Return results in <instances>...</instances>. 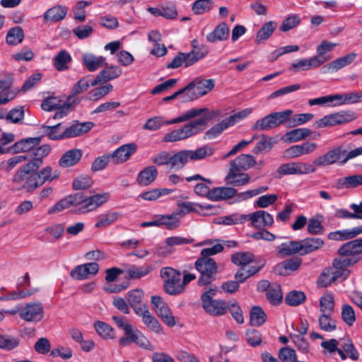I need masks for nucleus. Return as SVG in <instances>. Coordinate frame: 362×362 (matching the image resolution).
<instances>
[{
	"instance_id": "nucleus-43",
	"label": "nucleus",
	"mask_w": 362,
	"mask_h": 362,
	"mask_svg": "<svg viewBox=\"0 0 362 362\" xmlns=\"http://www.w3.org/2000/svg\"><path fill=\"white\" fill-rule=\"evenodd\" d=\"M71 206L75 208V210L76 209V199L75 194L69 195L59 201L53 206L49 209L48 214H51L58 213L69 208Z\"/></svg>"
},
{
	"instance_id": "nucleus-37",
	"label": "nucleus",
	"mask_w": 362,
	"mask_h": 362,
	"mask_svg": "<svg viewBox=\"0 0 362 362\" xmlns=\"http://www.w3.org/2000/svg\"><path fill=\"white\" fill-rule=\"evenodd\" d=\"M152 270V266L148 264H143L141 266L132 265L125 270V272L129 279H139L147 276Z\"/></svg>"
},
{
	"instance_id": "nucleus-16",
	"label": "nucleus",
	"mask_w": 362,
	"mask_h": 362,
	"mask_svg": "<svg viewBox=\"0 0 362 362\" xmlns=\"http://www.w3.org/2000/svg\"><path fill=\"white\" fill-rule=\"evenodd\" d=\"M98 270L99 266L96 262L86 263L76 267L71 270L70 275L75 279L83 280L95 275Z\"/></svg>"
},
{
	"instance_id": "nucleus-26",
	"label": "nucleus",
	"mask_w": 362,
	"mask_h": 362,
	"mask_svg": "<svg viewBox=\"0 0 362 362\" xmlns=\"http://www.w3.org/2000/svg\"><path fill=\"white\" fill-rule=\"evenodd\" d=\"M362 185V173L338 178L334 185L337 189H353Z\"/></svg>"
},
{
	"instance_id": "nucleus-14",
	"label": "nucleus",
	"mask_w": 362,
	"mask_h": 362,
	"mask_svg": "<svg viewBox=\"0 0 362 362\" xmlns=\"http://www.w3.org/2000/svg\"><path fill=\"white\" fill-rule=\"evenodd\" d=\"M104 65H105V68L99 72L91 82L90 86H95L98 84L105 83L119 77L122 73V70L119 66H108L106 62H105Z\"/></svg>"
},
{
	"instance_id": "nucleus-41",
	"label": "nucleus",
	"mask_w": 362,
	"mask_h": 362,
	"mask_svg": "<svg viewBox=\"0 0 362 362\" xmlns=\"http://www.w3.org/2000/svg\"><path fill=\"white\" fill-rule=\"evenodd\" d=\"M278 253L283 257L291 256L296 254L301 255L300 241L291 240L281 243L279 247Z\"/></svg>"
},
{
	"instance_id": "nucleus-18",
	"label": "nucleus",
	"mask_w": 362,
	"mask_h": 362,
	"mask_svg": "<svg viewBox=\"0 0 362 362\" xmlns=\"http://www.w3.org/2000/svg\"><path fill=\"white\" fill-rule=\"evenodd\" d=\"M44 316L43 306L40 302L27 303L24 306V321L38 322Z\"/></svg>"
},
{
	"instance_id": "nucleus-61",
	"label": "nucleus",
	"mask_w": 362,
	"mask_h": 362,
	"mask_svg": "<svg viewBox=\"0 0 362 362\" xmlns=\"http://www.w3.org/2000/svg\"><path fill=\"white\" fill-rule=\"evenodd\" d=\"M179 209L175 211L180 218L185 216L186 214L198 211V209L202 208L199 204L191 202H183L177 204Z\"/></svg>"
},
{
	"instance_id": "nucleus-1",
	"label": "nucleus",
	"mask_w": 362,
	"mask_h": 362,
	"mask_svg": "<svg viewBox=\"0 0 362 362\" xmlns=\"http://www.w3.org/2000/svg\"><path fill=\"white\" fill-rule=\"evenodd\" d=\"M203 108L206 109L207 111L199 115V117H201L200 118L185 124L181 128L174 129L166 134L163 141L164 142H175L195 136L206 128L209 121L221 115V110H209L207 107Z\"/></svg>"
},
{
	"instance_id": "nucleus-19",
	"label": "nucleus",
	"mask_w": 362,
	"mask_h": 362,
	"mask_svg": "<svg viewBox=\"0 0 362 362\" xmlns=\"http://www.w3.org/2000/svg\"><path fill=\"white\" fill-rule=\"evenodd\" d=\"M362 234V226H356L351 228L337 230L327 234V238L334 241H345L352 240Z\"/></svg>"
},
{
	"instance_id": "nucleus-56",
	"label": "nucleus",
	"mask_w": 362,
	"mask_h": 362,
	"mask_svg": "<svg viewBox=\"0 0 362 362\" xmlns=\"http://www.w3.org/2000/svg\"><path fill=\"white\" fill-rule=\"evenodd\" d=\"M214 6L212 0H196L192 5V11L197 15L203 14L211 11Z\"/></svg>"
},
{
	"instance_id": "nucleus-21",
	"label": "nucleus",
	"mask_w": 362,
	"mask_h": 362,
	"mask_svg": "<svg viewBox=\"0 0 362 362\" xmlns=\"http://www.w3.org/2000/svg\"><path fill=\"white\" fill-rule=\"evenodd\" d=\"M255 164L256 160L253 156L243 153L230 162V168L238 171H245L254 167Z\"/></svg>"
},
{
	"instance_id": "nucleus-30",
	"label": "nucleus",
	"mask_w": 362,
	"mask_h": 362,
	"mask_svg": "<svg viewBox=\"0 0 362 362\" xmlns=\"http://www.w3.org/2000/svg\"><path fill=\"white\" fill-rule=\"evenodd\" d=\"M301 255H305L320 250L325 244L322 239L319 238H308L300 240Z\"/></svg>"
},
{
	"instance_id": "nucleus-32",
	"label": "nucleus",
	"mask_w": 362,
	"mask_h": 362,
	"mask_svg": "<svg viewBox=\"0 0 362 362\" xmlns=\"http://www.w3.org/2000/svg\"><path fill=\"white\" fill-rule=\"evenodd\" d=\"M82 62L83 66L89 71H95L99 67L104 65L105 59L102 56H95L91 53H85L82 56Z\"/></svg>"
},
{
	"instance_id": "nucleus-46",
	"label": "nucleus",
	"mask_w": 362,
	"mask_h": 362,
	"mask_svg": "<svg viewBox=\"0 0 362 362\" xmlns=\"http://www.w3.org/2000/svg\"><path fill=\"white\" fill-rule=\"evenodd\" d=\"M337 44L324 40L321 42V44L317 47V56H313V57H317L320 62H322V64L331 59L330 55H327V53L331 52L335 47Z\"/></svg>"
},
{
	"instance_id": "nucleus-34",
	"label": "nucleus",
	"mask_w": 362,
	"mask_h": 362,
	"mask_svg": "<svg viewBox=\"0 0 362 362\" xmlns=\"http://www.w3.org/2000/svg\"><path fill=\"white\" fill-rule=\"evenodd\" d=\"M82 152L79 149H71L63 154L59 160V165L63 168H68L76 165L81 158Z\"/></svg>"
},
{
	"instance_id": "nucleus-27",
	"label": "nucleus",
	"mask_w": 362,
	"mask_h": 362,
	"mask_svg": "<svg viewBox=\"0 0 362 362\" xmlns=\"http://www.w3.org/2000/svg\"><path fill=\"white\" fill-rule=\"evenodd\" d=\"M186 180L187 182L197 181V180H203L206 183H198L194 187V192L202 197H206L209 199L211 200V189H209V185H211V181L209 179H205L202 177L200 175L197 174L192 176H189L186 177Z\"/></svg>"
},
{
	"instance_id": "nucleus-40",
	"label": "nucleus",
	"mask_w": 362,
	"mask_h": 362,
	"mask_svg": "<svg viewBox=\"0 0 362 362\" xmlns=\"http://www.w3.org/2000/svg\"><path fill=\"white\" fill-rule=\"evenodd\" d=\"M71 60V56L67 51L61 50L54 56L53 64L57 70L63 71L69 69Z\"/></svg>"
},
{
	"instance_id": "nucleus-5",
	"label": "nucleus",
	"mask_w": 362,
	"mask_h": 362,
	"mask_svg": "<svg viewBox=\"0 0 362 362\" xmlns=\"http://www.w3.org/2000/svg\"><path fill=\"white\" fill-rule=\"evenodd\" d=\"M351 151L347 152L341 146H334L313 160L314 165L317 168H322L338 163L339 165H344L349 160L355 157H351Z\"/></svg>"
},
{
	"instance_id": "nucleus-48",
	"label": "nucleus",
	"mask_w": 362,
	"mask_h": 362,
	"mask_svg": "<svg viewBox=\"0 0 362 362\" xmlns=\"http://www.w3.org/2000/svg\"><path fill=\"white\" fill-rule=\"evenodd\" d=\"M254 255L250 252H238L231 256L232 262L244 268L254 261Z\"/></svg>"
},
{
	"instance_id": "nucleus-59",
	"label": "nucleus",
	"mask_w": 362,
	"mask_h": 362,
	"mask_svg": "<svg viewBox=\"0 0 362 362\" xmlns=\"http://www.w3.org/2000/svg\"><path fill=\"white\" fill-rule=\"evenodd\" d=\"M87 78L83 77L81 78L73 87L71 90V95H70L67 101L69 103H75L74 97L80 93H82L88 90L90 86Z\"/></svg>"
},
{
	"instance_id": "nucleus-44",
	"label": "nucleus",
	"mask_w": 362,
	"mask_h": 362,
	"mask_svg": "<svg viewBox=\"0 0 362 362\" xmlns=\"http://www.w3.org/2000/svg\"><path fill=\"white\" fill-rule=\"evenodd\" d=\"M94 329L97 334L105 339H112L116 337L115 329L106 322L95 321L93 324Z\"/></svg>"
},
{
	"instance_id": "nucleus-42",
	"label": "nucleus",
	"mask_w": 362,
	"mask_h": 362,
	"mask_svg": "<svg viewBox=\"0 0 362 362\" xmlns=\"http://www.w3.org/2000/svg\"><path fill=\"white\" fill-rule=\"evenodd\" d=\"M187 150L180 151L173 155L170 154L169 168L172 170H181L188 162Z\"/></svg>"
},
{
	"instance_id": "nucleus-57",
	"label": "nucleus",
	"mask_w": 362,
	"mask_h": 362,
	"mask_svg": "<svg viewBox=\"0 0 362 362\" xmlns=\"http://www.w3.org/2000/svg\"><path fill=\"white\" fill-rule=\"evenodd\" d=\"M173 192V189L167 188L153 189L142 193L140 197L144 200L155 201L162 196L171 194Z\"/></svg>"
},
{
	"instance_id": "nucleus-11",
	"label": "nucleus",
	"mask_w": 362,
	"mask_h": 362,
	"mask_svg": "<svg viewBox=\"0 0 362 362\" xmlns=\"http://www.w3.org/2000/svg\"><path fill=\"white\" fill-rule=\"evenodd\" d=\"M151 303L156 314L166 325L173 327L176 325L175 316L173 315L168 304L163 301L161 297L153 296L151 297Z\"/></svg>"
},
{
	"instance_id": "nucleus-29",
	"label": "nucleus",
	"mask_w": 362,
	"mask_h": 362,
	"mask_svg": "<svg viewBox=\"0 0 362 362\" xmlns=\"http://www.w3.org/2000/svg\"><path fill=\"white\" fill-rule=\"evenodd\" d=\"M137 315L142 317L144 324L151 331L160 333L162 330V327L158 320L149 312L148 308H144L142 311L136 313Z\"/></svg>"
},
{
	"instance_id": "nucleus-4",
	"label": "nucleus",
	"mask_w": 362,
	"mask_h": 362,
	"mask_svg": "<svg viewBox=\"0 0 362 362\" xmlns=\"http://www.w3.org/2000/svg\"><path fill=\"white\" fill-rule=\"evenodd\" d=\"M206 111L207 110L204 108H191L179 117L171 120H165L163 117H154L146 121L143 129L150 131H156L164 125L187 122L201 115L203 112Z\"/></svg>"
},
{
	"instance_id": "nucleus-55",
	"label": "nucleus",
	"mask_w": 362,
	"mask_h": 362,
	"mask_svg": "<svg viewBox=\"0 0 362 362\" xmlns=\"http://www.w3.org/2000/svg\"><path fill=\"white\" fill-rule=\"evenodd\" d=\"M6 40L10 45H17L23 41V30L20 26L11 28L6 35Z\"/></svg>"
},
{
	"instance_id": "nucleus-36",
	"label": "nucleus",
	"mask_w": 362,
	"mask_h": 362,
	"mask_svg": "<svg viewBox=\"0 0 362 362\" xmlns=\"http://www.w3.org/2000/svg\"><path fill=\"white\" fill-rule=\"evenodd\" d=\"M237 194V190L230 187H214L211 192V200L228 199Z\"/></svg>"
},
{
	"instance_id": "nucleus-50",
	"label": "nucleus",
	"mask_w": 362,
	"mask_h": 362,
	"mask_svg": "<svg viewBox=\"0 0 362 362\" xmlns=\"http://www.w3.org/2000/svg\"><path fill=\"white\" fill-rule=\"evenodd\" d=\"M187 153L190 160L204 159L214 153V149L209 146H204L194 151L187 150Z\"/></svg>"
},
{
	"instance_id": "nucleus-6",
	"label": "nucleus",
	"mask_w": 362,
	"mask_h": 362,
	"mask_svg": "<svg viewBox=\"0 0 362 362\" xmlns=\"http://www.w3.org/2000/svg\"><path fill=\"white\" fill-rule=\"evenodd\" d=\"M213 79L197 78L185 86L183 102L187 103L194 100L209 93L214 87Z\"/></svg>"
},
{
	"instance_id": "nucleus-62",
	"label": "nucleus",
	"mask_w": 362,
	"mask_h": 362,
	"mask_svg": "<svg viewBox=\"0 0 362 362\" xmlns=\"http://www.w3.org/2000/svg\"><path fill=\"white\" fill-rule=\"evenodd\" d=\"M320 328L325 332H330L336 329V321L331 317V315L321 314L318 319Z\"/></svg>"
},
{
	"instance_id": "nucleus-28",
	"label": "nucleus",
	"mask_w": 362,
	"mask_h": 362,
	"mask_svg": "<svg viewBox=\"0 0 362 362\" xmlns=\"http://www.w3.org/2000/svg\"><path fill=\"white\" fill-rule=\"evenodd\" d=\"M158 174L156 167L149 165L138 173L136 181L141 186H148L156 179Z\"/></svg>"
},
{
	"instance_id": "nucleus-17",
	"label": "nucleus",
	"mask_w": 362,
	"mask_h": 362,
	"mask_svg": "<svg viewBox=\"0 0 362 362\" xmlns=\"http://www.w3.org/2000/svg\"><path fill=\"white\" fill-rule=\"evenodd\" d=\"M137 146L134 143H129L122 145L114 151L111 155L113 162L115 164L124 163L136 153Z\"/></svg>"
},
{
	"instance_id": "nucleus-52",
	"label": "nucleus",
	"mask_w": 362,
	"mask_h": 362,
	"mask_svg": "<svg viewBox=\"0 0 362 362\" xmlns=\"http://www.w3.org/2000/svg\"><path fill=\"white\" fill-rule=\"evenodd\" d=\"M61 123L53 126L42 125L41 129L45 136L52 140L66 139L64 136V131H60Z\"/></svg>"
},
{
	"instance_id": "nucleus-49",
	"label": "nucleus",
	"mask_w": 362,
	"mask_h": 362,
	"mask_svg": "<svg viewBox=\"0 0 362 362\" xmlns=\"http://www.w3.org/2000/svg\"><path fill=\"white\" fill-rule=\"evenodd\" d=\"M274 146V141L272 137L266 135H262L260 139L257 142L252 152L256 155L264 153L272 149Z\"/></svg>"
},
{
	"instance_id": "nucleus-64",
	"label": "nucleus",
	"mask_w": 362,
	"mask_h": 362,
	"mask_svg": "<svg viewBox=\"0 0 362 362\" xmlns=\"http://www.w3.org/2000/svg\"><path fill=\"white\" fill-rule=\"evenodd\" d=\"M267 300L273 305L279 303L282 299V293L280 285L272 284V287L266 293Z\"/></svg>"
},
{
	"instance_id": "nucleus-39",
	"label": "nucleus",
	"mask_w": 362,
	"mask_h": 362,
	"mask_svg": "<svg viewBox=\"0 0 362 362\" xmlns=\"http://www.w3.org/2000/svg\"><path fill=\"white\" fill-rule=\"evenodd\" d=\"M159 227L175 230L180 225V217L175 211L170 215H158Z\"/></svg>"
},
{
	"instance_id": "nucleus-25",
	"label": "nucleus",
	"mask_w": 362,
	"mask_h": 362,
	"mask_svg": "<svg viewBox=\"0 0 362 362\" xmlns=\"http://www.w3.org/2000/svg\"><path fill=\"white\" fill-rule=\"evenodd\" d=\"M356 54L351 52L341 57H339L323 66L324 72H336L353 62L356 59Z\"/></svg>"
},
{
	"instance_id": "nucleus-35",
	"label": "nucleus",
	"mask_w": 362,
	"mask_h": 362,
	"mask_svg": "<svg viewBox=\"0 0 362 362\" xmlns=\"http://www.w3.org/2000/svg\"><path fill=\"white\" fill-rule=\"evenodd\" d=\"M311 134L312 131L308 128L295 129L288 132L283 137V140L286 143L298 142L310 136Z\"/></svg>"
},
{
	"instance_id": "nucleus-47",
	"label": "nucleus",
	"mask_w": 362,
	"mask_h": 362,
	"mask_svg": "<svg viewBox=\"0 0 362 362\" xmlns=\"http://www.w3.org/2000/svg\"><path fill=\"white\" fill-rule=\"evenodd\" d=\"M119 214L117 211H108L98 217L95 227L98 228H106L118 220Z\"/></svg>"
},
{
	"instance_id": "nucleus-51",
	"label": "nucleus",
	"mask_w": 362,
	"mask_h": 362,
	"mask_svg": "<svg viewBox=\"0 0 362 362\" xmlns=\"http://www.w3.org/2000/svg\"><path fill=\"white\" fill-rule=\"evenodd\" d=\"M267 320V315L261 307L255 306L251 309L250 322L252 326L259 327Z\"/></svg>"
},
{
	"instance_id": "nucleus-45",
	"label": "nucleus",
	"mask_w": 362,
	"mask_h": 362,
	"mask_svg": "<svg viewBox=\"0 0 362 362\" xmlns=\"http://www.w3.org/2000/svg\"><path fill=\"white\" fill-rule=\"evenodd\" d=\"M277 23L270 21L265 23L258 30L256 35V42L260 44L267 40L276 28Z\"/></svg>"
},
{
	"instance_id": "nucleus-24",
	"label": "nucleus",
	"mask_w": 362,
	"mask_h": 362,
	"mask_svg": "<svg viewBox=\"0 0 362 362\" xmlns=\"http://www.w3.org/2000/svg\"><path fill=\"white\" fill-rule=\"evenodd\" d=\"M322 65L317 57H310L307 59H298L291 63L290 70L294 71H303L316 69Z\"/></svg>"
},
{
	"instance_id": "nucleus-13",
	"label": "nucleus",
	"mask_w": 362,
	"mask_h": 362,
	"mask_svg": "<svg viewBox=\"0 0 362 362\" xmlns=\"http://www.w3.org/2000/svg\"><path fill=\"white\" fill-rule=\"evenodd\" d=\"M246 221H250L251 226L255 228L270 227L274 223V218L269 213L258 210L253 213L245 214Z\"/></svg>"
},
{
	"instance_id": "nucleus-15",
	"label": "nucleus",
	"mask_w": 362,
	"mask_h": 362,
	"mask_svg": "<svg viewBox=\"0 0 362 362\" xmlns=\"http://www.w3.org/2000/svg\"><path fill=\"white\" fill-rule=\"evenodd\" d=\"M356 263V259L337 258L333 260L332 265L329 268L334 272L338 279H341L344 280L347 279L350 274V271L348 269V267Z\"/></svg>"
},
{
	"instance_id": "nucleus-38",
	"label": "nucleus",
	"mask_w": 362,
	"mask_h": 362,
	"mask_svg": "<svg viewBox=\"0 0 362 362\" xmlns=\"http://www.w3.org/2000/svg\"><path fill=\"white\" fill-rule=\"evenodd\" d=\"M67 13L66 7L58 5L49 8L44 14L45 21L57 22L64 19Z\"/></svg>"
},
{
	"instance_id": "nucleus-8",
	"label": "nucleus",
	"mask_w": 362,
	"mask_h": 362,
	"mask_svg": "<svg viewBox=\"0 0 362 362\" xmlns=\"http://www.w3.org/2000/svg\"><path fill=\"white\" fill-rule=\"evenodd\" d=\"M292 114L293 111L291 110L272 112L257 119L251 129L257 132L270 130L288 120Z\"/></svg>"
},
{
	"instance_id": "nucleus-31",
	"label": "nucleus",
	"mask_w": 362,
	"mask_h": 362,
	"mask_svg": "<svg viewBox=\"0 0 362 362\" xmlns=\"http://www.w3.org/2000/svg\"><path fill=\"white\" fill-rule=\"evenodd\" d=\"M229 37V28L226 23H221L214 30L206 35V40L214 43L226 40Z\"/></svg>"
},
{
	"instance_id": "nucleus-22",
	"label": "nucleus",
	"mask_w": 362,
	"mask_h": 362,
	"mask_svg": "<svg viewBox=\"0 0 362 362\" xmlns=\"http://www.w3.org/2000/svg\"><path fill=\"white\" fill-rule=\"evenodd\" d=\"M94 127L91 122H78L76 121L71 126L64 130V136L74 138L87 133Z\"/></svg>"
},
{
	"instance_id": "nucleus-9",
	"label": "nucleus",
	"mask_w": 362,
	"mask_h": 362,
	"mask_svg": "<svg viewBox=\"0 0 362 362\" xmlns=\"http://www.w3.org/2000/svg\"><path fill=\"white\" fill-rule=\"evenodd\" d=\"M195 267L201 274L198 280L199 286L207 285L215 279L218 273V267L214 259L211 258L200 257L195 262Z\"/></svg>"
},
{
	"instance_id": "nucleus-2",
	"label": "nucleus",
	"mask_w": 362,
	"mask_h": 362,
	"mask_svg": "<svg viewBox=\"0 0 362 362\" xmlns=\"http://www.w3.org/2000/svg\"><path fill=\"white\" fill-rule=\"evenodd\" d=\"M192 49L189 52H178L173 60L166 65L167 69H177L181 66L185 68L192 66L208 54L207 49L204 45H199L197 40L191 42Z\"/></svg>"
},
{
	"instance_id": "nucleus-53",
	"label": "nucleus",
	"mask_w": 362,
	"mask_h": 362,
	"mask_svg": "<svg viewBox=\"0 0 362 362\" xmlns=\"http://www.w3.org/2000/svg\"><path fill=\"white\" fill-rule=\"evenodd\" d=\"M320 306L322 314L332 315L334 308L333 295L328 293L322 296L320 300Z\"/></svg>"
},
{
	"instance_id": "nucleus-63",
	"label": "nucleus",
	"mask_w": 362,
	"mask_h": 362,
	"mask_svg": "<svg viewBox=\"0 0 362 362\" xmlns=\"http://www.w3.org/2000/svg\"><path fill=\"white\" fill-rule=\"evenodd\" d=\"M337 280H338L337 276L335 275L334 272H333L332 270L328 267L325 269L322 273L320 274L317 280V284L321 287H327Z\"/></svg>"
},
{
	"instance_id": "nucleus-33",
	"label": "nucleus",
	"mask_w": 362,
	"mask_h": 362,
	"mask_svg": "<svg viewBox=\"0 0 362 362\" xmlns=\"http://www.w3.org/2000/svg\"><path fill=\"white\" fill-rule=\"evenodd\" d=\"M143 291L140 289H135L131 291L127 294V300L130 306L134 309L135 313L141 312L144 308H146L147 305L142 302Z\"/></svg>"
},
{
	"instance_id": "nucleus-3",
	"label": "nucleus",
	"mask_w": 362,
	"mask_h": 362,
	"mask_svg": "<svg viewBox=\"0 0 362 362\" xmlns=\"http://www.w3.org/2000/svg\"><path fill=\"white\" fill-rule=\"evenodd\" d=\"M76 213L87 214L93 211L105 204L110 198L107 192L94 194L86 197L81 193H76Z\"/></svg>"
},
{
	"instance_id": "nucleus-12",
	"label": "nucleus",
	"mask_w": 362,
	"mask_h": 362,
	"mask_svg": "<svg viewBox=\"0 0 362 362\" xmlns=\"http://www.w3.org/2000/svg\"><path fill=\"white\" fill-rule=\"evenodd\" d=\"M362 238L352 239L344 243L337 250V255L346 259H356L357 263L361 259Z\"/></svg>"
},
{
	"instance_id": "nucleus-60",
	"label": "nucleus",
	"mask_w": 362,
	"mask_h": 362,
	"mask_svg": "<svg viewBox=\"0 0 362 362\" xmlns=\"http://www.w3.org/2000/svg\"><path fill=\"white\" fill-rule=\"evenodd\" d=\"M93 185V181L90 176L82 175L76 177L72 183V187L74 190H82L90 188Z\"/></svg>"
},
{
	"instance_id": "nucleus-23",
	"label": "nucleus",
	"mask_w": 362,
	"mask_h": 362,
	"mask_svg": "<svg viewBox=\"0 0 362 362\" xmlns=\"http://www.w3.org/2000/svg\"><path fill=\"white\" fill-rule=\"evenodd\" d=\"M202 307L207 313L214 316L222 315L228 309V305L225 300L216 299L203 302Z\"/></svg>"
},
{
	"instance_id": "nucleus-10",
	"label": "nucleus",
	"mask_w": 362,
	"mask_h": 362,
	"mask_svg": "<svg viewBox=\"0 0 362 362\" xmlns=\"http://www.w3.org/2000/svg\"><path fill=\"white\" fill-rule=\"evenodd\" d=\"M28 155H24V174L37 173L38 168L42 164V158L50 152L49 145H42L38 149L34 150Z\"/></svg>"
},
{
	"instance_id": "nucleus-7",
	"label": "nucleus",
	"mask_w": 362,
	"mask_h": 362,
	"mask_svg": "<svg viewBox=\"0 0 362 362\" xmlns=\"http://www.w3.org/2000/svg\"><path fill=\"white\" fill-rule=\"evenodd\" d=\"M160 275L164 281V289L167 293L176 296L184 292L180 272L166 267L160 269Z\"/></svg>"
},
{
	"instance_id": "nucleus-54",
	"label": "nucleus",
	"mask_w": 362,
	"mask_h": 362,
	"mask_svg": "<svg viewBox=\"0 0 362 362\" xmlns=\"http://www.w3.org/2000/svg\"><path fill=\"white\" fill-rule=\"evenodd\" d=\"M323 216L321 214L315 218L309 219L308 223V231L312 235H320L324 232V228L322 225Z\"/></svg>"
},
{
	"instance_id": "nucleus-20",
	"label": "nucleus",
	"mask_w": 362,
	"mask_h": 362,
	"mask_svg": "<svg viewBox=\"0 0 362 362\" xmlns=\"http://www.w3.org/2000/svg\"><path fill=\"white\" fill-rule=\"evenodd\" d=\"M250 180L248 174L231 168H229V171L225 177L226 183L234 187L245 186L250 182Z\"/></svg>"
},
{
	"instance_id": "nucleus-58",
	"label": "nucleus",
	"mask_w": 362,
	"mask_h": 362,
	"mask_svg": "<svg viewBox=\"0 0 362 362\" xmlns=\"http://www.w3.org/2000/svg\"><path fill=\"white\" fill-rule=\"evenodd\" d=\"M127 336L140 347L148 349L151 346L148 339L137 329H133Z\"/></svg>"
}]
</instances>
